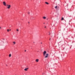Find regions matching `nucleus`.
<instances>
[{"instance_id":"f257e3e1","label":"nucleus","mask_w":75,"mask_h":75,"mask_svg":"<svg viewBox=\"0 0 75 75\" xmlns=\"http://www.w3.org/2000/svg\"><path fill=\"white\" fill-rule=\"evenodd\" d=\"M6 6L7 7V8L8 9H10V7H11V5H7Z\"/></svg>"},{"instance_id":"f03ea898","label":"nucleus","mask_w":75,"mask_h":75,"mask_svg":"<svg viewBox=\"0 0 75 75\" xmlns=\"http://www.w3.org/2000/svg\"><path fill=\"white\" fill-rule=\"evenodd\" d=\"M43 54L44 56H45V54H47V52H46V51H44L43 52Z\"/></svg>"},{"instance_id":"7ed1b4c3","label":"nucleus","mask_w":75,"mask_h":75,"mask_svg":"<svg viewBox=\"0 0 75 75\" xmlns=\"http://www.w3.org/2000/svg\"><path fill=\"white\" fill-rule=\"evenodd\" d=\"M55 8H56V9H59V6H56L55 7Z\"/></svg>"},{"instance_id":"20e7f679","label":"nucleus","mask_w":75,"mask_h":75,"mask_svg":"<svg viewBox=\"0 0 75 75\" xmlns=\"http://www.w3.org/2000/svg\"><path fill=\"white\" fill-rule=\"evenodd\" d=\"M48 55H49L48 54H46V56H45V58H48Z\"/></svg>"},{"instance_id":"39448f33","label":"nucleus","mask_w":75,"mask_h":75,"mask_svg":"<svg viewBox=\"0 0 75 75\" xmlns=\"http://www.w3.org/2000/svg\"><path fill=\"white\" fill-rule=\"evenodd\" d=\"M3 3L4 6H6V2L5 1L3 2Z\"/></svg>"},{"instance_id":"423d86ee","label":"nucleus","mask_w":75,"mask_h":75,"mask_svg":"<svg viewBox=\"0 0 75 75\" xmlns=\"http://www.w3.org/2000/svg\"><path fill=\"white\" fill-rule=\"evenodd\" d=\"M28 69H29L28 68H26L24 69V70L25 71H27Z\"/></svg>"},{"instance_id":"0eeeda50","label":"nucleus","mask_w":75,"mask_h":75,"mask_svg":"<svg viewBox=\"0 0 75 75\" xmlns=\"http://www.w3.org/2000/svg\"><path fill=\"white\" fill-rule=\"evenodd\" d=\"M35 61L36 62H38V61H39V59H36L35 60Z\"/></svg>"},{"instance_id":"6e6552de","label":"nucleus","mask_w":75,"mask_h":75,"mask_svg":"<svg viewBox=\"0 0 75 75\" xmlns=\"http://www.w3.org/2000/svg\"><path fill=\"white\" fill-rule=\"evenodd\" d=\"M45 3L46 4H49V3H48V2H45Z\"/></svg>"},{"instance_id":"1a4fd4ad","label":"nucleus","mask_w":75,"mask_h":75,"mask_svg":"<svg viewBox=\"0 0 75 75\" xmlns=\"http://www.w3.org/2000/svg\"><path fill=\"white\" fill-rule=\"evenodd\" d=\"M43 19H46V17L44 16L43 17Z\"/></svg>"},{"instance_id":"9d476101","label":"nucleus","mask_w":75,"mask_h":75,"mask_svg":"<svg viewBox=\"0 0 75 75\" xmlns=\"http://www.w3.org/2000/svg\"><path fill=\"white\" fill-rule=\"evenodd\" d=\"M13 44L14 45H15V44H16V42H13Z\"/></svg>"},{"instance_id":"9b49d317","label":"nucleus","mask_w":75,"mask_h":75,"mask_svg":"<svg viewBox=\"0 0 75 75\" xmlns=\"http://www.w3.org/2000/svg\"><path fill=\"white\" fill-rule=\"evenodd\" d=\"M11 54H10L9 55V57H11Z\"/></svg>"},{"instance_id":"f8f14e48","label":"nucleus","mask_w":75,"mask_h":75,"mask_svg":"<svg viewBox=\"0 0 75 75\" xmlns=\"http://www.w3.org/2000/svg\"><path fill=\"white\" fill-rule=\"evenodd\" d=\"M62 20H64V18H62Z\"/></svg>"},{"instance_id":"ddd939ff","label":"nucleus","mask_w":75,"mask_h":75,"mask_svg":"<svg viewBox=\"0 0 75 75\" xmlns=\"http://www.w3.org/2000/svg\"><path fill=\"white\" fill-rule=\"evenodd\" d=\"M16 31H17L18 32V31H19V30H18V29H17L16 30Z\"/></svg>"},{"instance_id":"4468645a","label":"nucleus","mask_w":75,"mask_h":75,"mask_svg":"<svg viewBox=\"0 0 75 75\" xmlns=\"http://www.w3.org/2000/svg\"><path fill=\"white\" fill-rule=\"evenodd\" d=\"M28 14H30V12H28Z\"/></svg>"},{"instance_id":"2eb2a0df","label":"nucleus","mask_w":75,"mask_h":75,"mask_svg":"<svg viewBox=\"0 0 75 75\" xmlns=\"http://www.w3.org/2000/svg\"><path fill=\"white\" fill-rule=\"evenodd\" d=\"M7 31L8 32H9V30L7 29Z\"/></svg>"},{"instance_id":"dca6fc26","label":"nucleus","mask_w":75,"mask_h":75,"mask_svg":"<svg viewBox=\"0 0 75 75\" xmlns=\"http://www.w3.org/2000/svg\"><path fill=\"white\" fill-rule=\"evenodd\" d=\"M45 28H46V26H45Z\"/></svg>"},{"instance_id":"f3484780","label":"nucleus","mask_w":75,"mask_h":75,"mask_svg":"<svg viewBox=\"0 0 75 75\" xmlns=\"http://www.w3.org/2000/svg\"><path fill=\"white\" fill-rule=\"evenodd\" d=\"M9 31H11V29H10V30H9Z\"/></svg>"},{"instance_id":"a211bd4d","label":"nucleus","mask_w":75,"mask_h":75,"mask_svg":"<svg viewBox=\"0 0 75 75\" xmlns=\"http://www.w3.org/2000/svg\"><path fill=\"white\" fill-rule=\"evenodd\" d=\"M41 44H42V43L41 42Z\"/></svg>"},{"instance_id":"6ab92c4d","label":"nucleus","mask_w":75,"mask_h":75,"mask_svg":"<svg viewBox=\"0 0 75 75\" xmlns=\"http://www.w3.org/2000/svg\"><path fill=\"white\" fill-rule=\"evenodd\" d=\"M25 52L26 51V50H25Z\"/></svg>"},{"instance_id":"aec40b11","label":"nucleus","mask_w":75,"mask_h":75,"mask_svg":"<svg viewBox=\"0 0 75 75\" xmlns=\"http://www.w3.org/2000/svg\"><path fill=\"white\" fill-rule=\"evenodd\" d=\"M28 23H30V22H28Z\"/></svg>"},{"instance_id":"412c9836","label":"nucleus","mask_w":75,"mask_h":75,"mask_svg":"<svg viewBox=\"0 0 75 75\" xmlns=\"http://www.w3.org/2000/svg\"><path fill=\"white\" fill-rule=\"evenodd\" d=\"M0 28H1V27H0Z\"/></svg>"},{"instance_id":"4be33fe9","label":"nucleus","mask_w":75,"mask_h":75,"mask_svg":"<svg viewBox=\"0 0 75 75\" xmlns=\"http://www.w3.org/2000/svg\"><path fill=\"white\" fill-rule=\"evenodd\" d=\"M49 35H50V33H49Z\"/></svg>"},{"instance_id":"5701e85b","label":"nucleus","mask_w":75,"mask_h":75,"mask_svg":"<svg viewBox=\"0 0 75 75\" xmlns=\"http://www.w3.org/2000/svg\"><path fill=\"white\" fill-rule=\"evenodd\" d=\"M6 66H7V65H6Z\"/></svg>"},{"instance_id":"b1692460","label":"nucleus","mask_w":75,"mask_h":75,"mask_svg":"<svg viewBox=\"0 0 75 75\" xmlns=\"http://www.w3.org/2000/svg\"><path fill=\"white\" fill-rule=\"evenodd\" d=\"M44 24H45V23H44Z\"/></svg>"},{"instance_id":"393cba45","label":"nucleus","mask_w":75,"mask_h":75,"mask_svg":"<svg viewBox=\"0 0 75 75\" xmlns=\"http://www.w3.org/2000/svg\"><path fill=\"white\" fill-rule=\"evenodd\" d=\"M50 40H51V39H50Z\"/></svg>"}]
</instances>
